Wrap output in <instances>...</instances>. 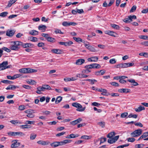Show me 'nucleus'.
<instances>
[{"label":"nucleus","mask_w":148,"mask_h":148,"mask_svg":"<svg viewBox=\"0 0 148 148\" xmlns=\"http://www.w3.org/2000/svg\"><path fill=\"white\" fill-rule=\"evenodd\" d=\"M142 130L141 129L136 130L131 134V135L133 137H137L140 135L142 133Z\"/></svg>","instance_id":"7ed1b4c3"},{"label":"nucleus","mask_w":148,"mask_h":148,"mask_svg":"<svg viewBox=\"0 0 148 148\" xmlns=\"http://www.w3.org/2000/svg\"><path fill=\"white\" fill-rule=\"evenodd\" d=\"M145 110V108L144 107L141 106H140L138 108L135 109V110L136 112H139Z\"/></svg>","instance_id":"412c9836"},{"label":"nucleus","mask_w":148,"mask_h":148,"mask_svg":"<svg viewBox=\"0 0 148 148\" xmlns=\"http://www.w3.org/2000/svg\"><path fill=\"white\" fill-rule=\"evenodd\" d=\"M22 42L18 41L13 42V44L17 46L18 47H19L20 46H22Z\"/></svg>","instance_id":"aec40b11"},{"label":"nucleus","mask_w":148,"mask_h":148,"mask_svg":"<svg viewBox=\"0 0 148 148\" xmlns=\"http://www.w3.org/2000/svg\"><path fill=\"white\" fill-rule=\"evenodd\" d=\"M99 139L101 140L100 145H101V143L106 141V138L101 137Z\"/></svg>","instance_id":"58836bf2"},{"label":"nucleus","mask_w":148,"mask_h":148,"mask_svg":"<svg viewBox=\"0 0 148 148\" xmlns=\"http://www.w3.org/2000/svg\"><path fill=\"white\" fill-rule=\"evenodd\" d=\"M127 140L128 141L130 142H134L135 140V139L134 138H127Z\"/></svg>","instance_id":"052dcab7"},{"label":"nucleus","mask_w":148,"mask_h":148,"mask_svg":"<svg viewBox=\"0 0 148 148\" xmlns=\"http://www.w3.org/2000/svg\"><path fill=\"white\" fill-rule=\"evenodd\" d=\"M20 126L21 128L23 129H28L30 128L31 127V126L30 125H21Z\"/></svg>","instance_id":"c9c22d12"},{"label":"nucleus","mask_w":148,"mask_h":148,"mask_svg":"<svg viewBox=\"0 0 148 148\" xmlns=\"http://www.w3.org/2000/svg\"><path fill=\"white\" fill-rule=\"evenodd\" d=\"M29 34L33 36H35L38 34V32L34 30H33L30 31L29 32Z\"/></svg>","instance_id":"6ab92c4d"},{"label":"nucleus","mask_w":148,"mask_h":148,"mask_svg":"<svg viewBox=\"0 0 148 148\" xmlns=\"http://www.w3.org/2000/svg\"><path fill=\"white\" fill-rule=\"evenodd\" d=\"M15 32V31L14 30H8L6 32V34L9 36H12L13 35Z\"/></svg>","instance_id":"f8f14e48"},{"label":"nucleus","mask_w":148,"mask_h":148,"mask_svg":"<svg viewBox=\"0 0 148 148\" xmlns=\"http://www.w3.org/2000/svg\"><path fill=\"white\" fill-rule=\"evenodd\" d=\"M37 143L43 145H47L50 143V142L49 141L47 140L46 141H43V140H39L37 141Z\"/></svg>","instance_id":"9d476101"},{"label":"nucleus","mask_w":148,"mask_h":148,"mask_svg":"<svg viewBox=\"0 0 148 148\" xmlns=\"http://www.w3.org/2000/svg\"><path fill=\"white\" fill-rule=\"evenodd\" d=\"M111 84L114 86H119L118 83L115 82H112L111 83Z\"/></svg>","instance_id":"0e129e2a"},{"label":"nucleus","mask_w":148,"mask_h":148,"mask_svg":"<svg viewBox=\"0 0 148 148\" xmlns=\"http://www.w3.org/2000/svg\"><path fill=\"white\" fill-rule=\"evenodd\" d=\"M105 34L114 37H117V34L116 33L109 30L105 31Z\"/></svg>","instance_id":"423d86ee"},{"label":"nucleus","mask_w":148,"mask_h":148,"mask_svg":"<svg viewBox=\"0 0 148 148\" xmlns=\"http://www.w3.org/2000/svg\"><path fill=\"white\" fill-rule=\"evenodd\" d=\"M50 145L53 148L56 147L58 146V142L55 141L50 144Z\"/></svg>","instance_id":"b1692460"},{"label":"nucleus","mask_w":148,"mask_h":148,"mask_svg":"<svg viewBox=\"0 0 148 148\" xmlns=\"http://www.w3.org/2000/svg\"><path fill=\"white\" fill-rule=\"evenodd\" d=\"M24 112L27 114L26 116L29 118H33L35 116V115L33 114L34 112L33 110L28 109L25 111Z\"/></svg>","instance_id":"f03ea898"},{"label":"nucleus","mask_w":148,"mask_h":148,"mask_svg":"<svg viewBox=\"0 0 148 148\" xmlns=\"http://www.w3.org/2000/svg\"><path fill=\"white\" fill-rule=\"evenodd\" d=\"M2 49L8 52H9L11 51L10 49H8L7 48L5 47H3Z\"/></svg>","instance_id":"338daca9"},{"label":"nucleus","mask_w":148,"mask_h":148,"mask_svg":"<svg viewBox=\"0 0 148 148\" xmlns=\"http://www.w3.org/2000/svg\"><path fill=\"white\" fill-rule=\"evenodd\" d=\"M114 29H119L120 28L119 26L115 24H112L110 25Z\"/></svg>","instance_id":"473e14b6"},{"label":"nucleus","mask_w":148,"mask_h":148,"mask_svg":"<svg viewBox=\"0 0 148 148\" xmlns=\"http://www.w3.org/2000/svg\"><path fill=\"white\" fill-rule=\"evenodd\" d=\"M25 108V106L24 105H20L19 106L18 109L20 110H22Z\"/></svg>","instance_id":"49530a36"},{"label":"nucleus","mask_w":148,"mask_h":148,"mask_svg":"<svg viewBox=\"0 0 148 148\" xmlns=\"http://www.w3.org/2000/svg\"><path fill=\"white\" fill-rule=\"evenodd\" d=\"M85 62V60L83 59H80L76 60L75 64L77 65H81Z\"/></svg>","instance_id":"9b49d317"},{"label":"nucleus","mask_w":148,"mask_h":148,"mask_svg":"<svg viewBox=\"0 0 148 148\" xmlns=\"http://www.w3.org/2000/svg\"><path fill=\"white\" fill-rule=\"evenodd\" d=\"M43 86H44V88L45 90V89L48 90H51L52 89L50 87L47 85H43Z\"/></svg>","instance_id":"72a5a7b5"},{"label":"nucleus","mask_w":148,"mask_h":148,"mask_svg":"<svg viewBox=\"0 0 148 148\" xmlns=\"http://www.w3.org/2000/svg\"><path fill=\"white\" fill-rule=\"evenodd\" d=\"M8 12H3L0 14V16H2L3 17H5L7 16V14H8Z\"/></svg>","instance_id":"4c0bfd02"},{"label":"nucleus","mask_w":148,"mask_h":148,"mask_svg":"<svg viewBox=\"0 0 148 148\" xmlns=\"http://www.w3.org/2000/svg\"><path fill=\"white\" fill-rule=\"evenodd\" d=\"M136 6H133L130 10V12L131 13L134 12L136 10Z\"/></svg>","instance_id":"ea45409f"},{"label":"nucleus","mask_w":148,"mask_h":148,"mask_svg":"<svg viewBox=\"0 0 148 148\" xmlns=\"http://www.w3.org/2000/svg\"><path fill=\"white\" fill-rule=\"evenodd\" d=\"M108 143L110 144H112L115 143V141L113 138H112L111 139H108Z\"/></svg>","instance_id":"603ef678"},{"label":"nucleus","mask_w":148,"mask_h":148,"mask_svg":"<svg viewBox=\"0 0 148 148\" xmlns=\"http://www.w3.org/2000/svg\"><path fill=\"white\" fill-rule=\"evenodd\" d=\"M17 140H14L12 141L13 143L11 145V147L12 148L18 147L20 145V143L18 142Z\"/></svg>","instance_id":"39448f33"},{"label":"nucleus","mask_w":148,"mask_h":148,"mask_svg":"<svg viewBox=\"0 0 148 148\" xmlns=\"http://www.w3.org/2000/svg\"><path fill=\"white\" fill-rule=\"evenodd\" d=\"M109 62L110 64H113L116 63V60L115 59H112L110 60Z\"/></svg>","instance_id":"a18cd8bd"},{"label":"nucleus","mask_w":148,"mask_h":148,"mask_svg":"<svg viewBox=\"0 0 148 148\" xmlns=\"http://www.w3.org/2000/svg\"><path fill=\"white\" fill-rule=\"evenodd\" d=\"M29 39L30 41L34 42H36L38 41L37 38L36 37L34 36L30 37Z\"/></svg>","instance_id":"c85d7f7f"},{"label":"nucleus","mask_w":148,"mask_h":148,"mask_svg":"<svg viewBox=\"0 0 148 148\" xmlns=\"http://www.w3.org/2000/svg\"><path fill=\"white\" fill-rule=\"evenodd\" d=\"M90 136H88L87 135H84L82 136L81 137V139H89L90 138Z\"/></svg>","instance_id":"864d4df0"},{"label":"nucleus","mask_w":148,"mask_h":148,"mask_svg":"<svg viewBox=\"0 0 148 148\" xmlns=\"http://www.w3.org/2000/svg\"><path fill=\"white\" fill-rule=\"evenodd\" d=\"M76 76L77 77H79L80 78H86L87 77H88V76L84 75L83 74H77L76 75Z\"/></svg>","instance_id":"5701e85b"},{"label":"nucleus","mask_w":148,"mask_h":148,"mask_svg":"<svg viewBox=\"0 0 148 148\" xmlns=\"http://www.w3.org/2000/svg\"><path fill=\"white\" fill-rule=\"evenodd\" d=\"M124 68H127L130 66H132L134 64V63H123Z\"/></svg>","instance_id":"f3484780"},{"label":"nucleus","mask_w":148,"mask_h":148,"mask_svg":"<svg viewBox=\"0 0 148 148\" xmlns=\"http://www.w3.org/2000/svg\"><path fill=\"white\" fill-rule=\"evenodd\" d=\"M127 81L129 82L132 83H133V85L134 86H136L138 85V83L135 81V80L134 79H128Z\"/></svg>","instance_id":"a878e982"},{"label":"nucleus","mask_w":148,"mask_h":148,"mask_svg":"<svg viewBox=\"0 0 148 148\" xmlns=\"http://www.w3.org/2000/svg\"><path fill=\"white\" fill-rule=\"evenodd\" d=\"M83 142V141L81 140H78L77 141L75 142L74 144L75 145H79L81 144Z\"/></svg>","instance_id":"774afa93"},{"label":"nucleus","mask_w":148,"mask_h":148,"mask_svg":"<svg viewBox=\"0 0 148 148\" xmlns=\"http://www.w3.org/2000/svg\"><path fill=\"white\" fill-rule=\"evenodd\" d=\"M62 97L61 96L58 97L55 101V103L56 104H58L59 103L62 101Z\"/></svg>","instance_id":"cd10ccee"},{"label":"nucleus","mask_w":148,"mask_h":148,"mask_svg":"<svg viewBox=\"0 0 148 148\" xmlns=\"http://www.w3.org/2000/svg\"><path fill=\"white\" fill-rule=\"evenodd\" d=\"M47 40L48 41L50 42H54L55 41V40L54 38L50 37H49V38H47Z\"/></svg>","instance_id":"f704fd0d"},{"label":"nucleus","mask_w":148,"mask_h":148,"mask_svg":"<svg viewBox=\"0 0 148 148\" xmlns=\"http://www.w3.org/2000/svg\"><path fill=\"white\" fill-rule=\"evenodd\" d=\"M35 123V121H26L25 123L26 124H33Z\"/></svg>","instance_id":"c03bdc74"},{"label":"nucleus","mask_w":148,"mask_h":148,"mask_svg":"<svg viewBox=\"0 0 148 148\" xmlns=\"http://www.w3.org/2000/svg\"><path fill=\"white\" fill-rule=\"evenodd\" d=\"M98 125H99L101 127L103 128L105 126V123L104 122H100L98 123Z\"/></svg>","instance_id":"e433bc0d"},{"label":"nucleus","mask_w":148,"mask_h":148,"mask_svg":"<svg viewBox=\"0 0 148 148\" xmlns=\"http://www.w3.org/2000/svg\"><path fill=\"white\" fill-rule=\"evenodd\" d=\"M143 138H146L148 136V132L143 133L142 135Z\"/></svg>","instance_id":"bf43d9fd"},{"label":"nucleus","mask_w":148,"mask_h":148,"mask_svg":"<svg viewBox=\"0 0 148 148\" xmlns=\"http://www.w3.org/2000/svg\"><path fill=\"white\" fill-rule=\"evenodd\" d=\"M54 32L56 34H63L64 33L62 32L61 30L58 29H56L54 31Z\"/></svg>","instance_id":"8fccbe9b"},{"label":"nucleus","mask_w":148,"mask_h":148,"mask_svg":"<svg viewBox=\"0 0 148 148\" xmlns=\"http://www.w3.org/2000/svg\"><path fill=\"white\" fill-rule=\"evenodd\" d=\"M8 64L7 61L3 62L0 64V71L5 69H4L6 67V66Z\"/></svg>","instance_id":"0eeeda50"},{"label":"nucleus","mask_w":148,"mask_h":148,"mask_svg":"<svg viewBox=\"0 0 148 148\" xmlns=\"http://www.w3.org/2000/svg\"><path fill=\"white\" fill-rule=\"evenodd\" d=\"M115 135V133L114 132H111L109 133L107 135V138H112L113 136Z\"/></svg>","instance_id":"393cba45"},{"label":"nucleus","mask_w":148,"mask_h":148,"mask_svg":"<svg viewBox=\"0 0 148 148\" xmlns=\"http://www.w3.org/2000/svg\"><path fill=\"white\" fill-rule=\"evenodd\" d=\"M92 68L99 69L101 67V66L99 64L96 63H94L91 64Z\"/></svg>","instance_id":"4be33fe9"},{"label":"nucleus","mask_w":148,"mask_h":148,"mask_svg":"<svg viewBox=\"0 0 148 148\" xmlns=\"http://www.w3.org/2000/svg\"><path fill=\"white\" fill-rule=\"evenodd\" d=\"M1 82H2L4 84H12L13 83V82H12V81L6 80H2L1 81Z\"/></svg>","instance_id":"c756f323"},{"label":"nucleus","mask_w":148,"mask_h":148,"mask_svg":"<svg viewBox=\"0 0 148 148\" xmlns=\"http://www.w3.org/2000/svg\"><path fill=\"white\" fill-rule=\"evenodd\" d=\"M8 134L9 136H22L25 135V134L21 132H11L8 133Z\"/></svg>","instance_id":"20e7f679"},{"label":"nucleus","mask_w":148,"mask_h":148,"mask_svg":"<svg viewBox=\"0 0 148 148\" xmlns=\"http://www.w3.org/2000/svg\"><path fill=\"white\" fill-rule=\"evenodd\" d=\"M135 125L140 127H142L143 126V124L140 122L135 123H134Z\"/></svg>","instance_id":"de8ad7c7"},{"label":"nucleus","mask_w":148,"mask_h":148,"mask_svg":"<svg viewBox=\"0 0 148 148\" xmlns=\"http://www.w3.org/2000/svg\"><path fill=\"white\" fill-rule=\"evenodd\" d=\"M27 82L30 84L34 85L36 84V82L34 80L31 79L30 81Z\"/></svg>","instance_id":"37998d69"},{"label":"nucleus","mask_w":148,"mask_h":148,"mask_svg":"<svg viewBox=\"0 0 148 148\" xmlns=\"http://www.w3.org/2000/svg\"><path fill=\"white\" fill-rule=\"evenodd\" d=\"M129 118L132 117L136 119L137 117V115L136 114H130L128 116Z\"/></svg>","instance_id":"79ce46f5"},{"label":"nucleus","mask_w":148,"mask_h":148,"mask_svg":"<svg viewBox=\"0 0 148 148\" xmlns=\"http://www.w3.org/2000/svg\"><path fill=\"white\" fill-rule=\"evenodd\" d=\"M22 86L24 88L27 89H30L31 88L30 86L26 85H23Z\"/></svg>","instance_id":"4d7b16f0"},{"label":"nucleus","mask_w":148,"mask_h":148,"mask_svg":"<svg viewBox=\"0 0 148 148\" xmlns=\"http://www.w3.org/2000/svg\"><path fill=\"white\" fill-rule=\"evenodd\" d=\"M36 70L30 68H23L20 69L19 71V72L23 73H35L37 71Z\"/></svg>","instance_id":"f257e3e1"},{"label":"nucleus","mask_w":148,"mask_h":148,"mask_svg":"<svg viewBox=\"0 0 148 148\" xmlns=\"http://www.w3.org/2000/svg\"><path fill=\"white\" fill-rule=\"evenodd\" d=\"M36 136V134H32L30 135V139L31 140L34 139Z\"/></svg>","instance_id":"a19ab883"},{"label":"nucleus","mask_w":148,"mask_h":148,"mask_svg":"<svg viewBox=\"0 0 148 148\" xmlns=\"http://www.w3.org/2000/svg\"><path fill=\"white\" fill-rule=\"evenodd\" d=\"M85 107H84L83 108H82V106L80 104L79 106H78V107L77 109H76L77 111L82 112L85 110Z\"/></svg>","instance_id":"a211bd4d"},{"label":"nucleus","mask_w":148,"mask_h":148,"mask_svg":"<svg viewBox=\"0 0 148 148\" xmlns=\"http://www.w3.org/2000/svg\"><path fill=\"white\" fill-rule=\"evenodd\" d=\"M73 38L74 40L77 42H82V40L80 38H77L75 37H73Z\"/></svg>","instance_id":"7c9ffc66"},{"label":"nucleus","mask_w":148,"mask_h":148,"mask_svg":"<svg viewBox=\"0 0 148 148\" xmlns=\"http://www.w3.org/2000/svg\"><path fill=\"white\" fill-rule=\"evenodd\" d=\"M17 0H10L9 1L7 7H10Z\"/></svg>","instance_id":"bb28decb"},{"label":"nucleus","mask_w":148,"mask_h":148,"mask_svg":"<svg viewBox=\"0 0 148 148\" xmlns=\"http://www.w3.org/2000/svg\"><path fill=\"white\" fill-rule=\"evenodd\" d=\"M82 119L81 118H79L78 119L70 122V124L73 125H75L76 124L79 123L82 121Z\"/></svg>","instance_id":"1a4fd4ad"},{"label":"nucleus","mask_w":148,"mask_h":148,"mask_svg":"<svg viewBox=\"0 0 148 148\" xmlns=\"http://www.w3.org/2000/svg\"><path fill=\"white\" fill-rule=\"evenodd\" d=\"M79 104H80L76 102V103H73L72 104V105L73 106L77 108L78 107V106H79Z\"/></svg>","instance_id":"69168bd1"},{"label":"nucleus","mask_w":148,"mask_h":148,"mask_svg":"<svg viewBox=\"0 0 148 148\" xmlns=\"http://www.w3.org/2000/svg\"><path fill=\"white\" fill-rule=\"evenodd\" d=\"M139 55L141 56L146 57L148 55V53L145 52H141L139 54Z\"/></svg>","instance_id":"6e6d98bb"},{"label":"nucleus","mask_w":148,"mask_h":148,"mask_svg":"<svg viewBox=\"0 0 148 148\" xmlns=\"http://www.w3.org/2000/svg\"><path fill=\"white\" fill-rule=\"evenodd\" d=\"M66 132H62L60 133H59L57 134H56V136H60L63 135Z\"/></svg>","instance_id":"680f3d73"},{"label":"nucleus","mask_w":148,"mask_h":148,"mask_svg":"<svg viewBox=\"0 0 148 148\" xmlns=\"http://www.w3.org/2000/svg\"><path fill=\"white\" fill-rule=\"evenodd\" d=\"M51 51L54 53L57 54H61L62 52V50L58 49H52Z\"/></svg>","instance_id":"4468645a"},{"label":"nucleus","mask_w":148,"mask_h":148,"mask_svg":"<svg viewBox=\"0 0 148 148\" xmlns=\"http://www.w3.org/2000/svg\"><path fill=\"white\" fill-rule=\"evenodd\" d=\"M128 113L127 112H125L121 114V116L122 118H124L126 117Z\"/></svg>","instance_id":"13d9d810"},{"label":"nucleus","mask_w":148,"mask_h":148,"mask_svg":"<svg viewBox=\"0 0 148 148\" xmlns=\"http://www.w3.org/2000/svg\"><path fill=\"white\" fill-rule=\"evenodd\" d=\"M118 92L120 93H127L129 92L130 91V90L128 89L123 88L122 89H119Z\"/></svg>","instance_id":"ddd939ff"},{"label":"nucleus","mask_w":148,"mask_h":148,"mask_svg":"<svg viewBox=\"0 0 148 148\" xmlns=\"http://www.w3.org/2000/svg\"><path fill=\"white\" fill-rule=\"evenodd\" d=\"M129 17H130V21H132V19H136V16L135 15H133V16H129Z\"/></svg>","instance_id":"5fc2aeb1"},{"label":"nucleus","mask_w":148,"mask_h":148,"mask_svg":"<svg viewBox=\"0 0 148 148\" xmlns=\"http://www.w3.org/2000/svg\"><path fill=\"white\" fill-rule=\"evenodd\" d=\"M129 18L130 17H129L128 16V18H125L124 19L123 21H124V22L126 23H130L131 21H130V19Z\"/></svg>","instance_id":"e2e57ef3"},{"label":"nucleus","mask_w":148,"mask_h":148,"mask_svg":"<svg viewBox=\"0 0 148 148\" xmlns=\"http://www.w3.org/2000/svg\"><path fill=\"white\" fill-rule=\"evenodd\" d=\"M91 71L89 69H86L85 70H83L82 71V73H88L90 72Z\"/></svg>","instance_id":"09e8293b"},{"label":"nucleus","mask_w":148,"mask_h":148,"mask_svg":"<svg viewBox=\"0 0 148 148\" xmlns=\"http://www.w3.org/2000/svg\"><path fill=\"white\" fill-rule=\"evenodd\" d=\"M86 81H88L90 82V84H93L95 82H97V80L95 79H86Z\"/></svg>","instance_id":"2f4dec72"},{"label":"nucleus","mask_w":148,"mask_h":148,"mask_svg":"<svg viewBox=\"0 0 148 148\" xmlns=\"http://www.w3.org/2000/svg\"><path fill=\"white\" fill-rule=\"evenodd\" d=\"M38 28L39 30H42V32H44L45 31L47 27L45 25H41L39 26Z\"/></svg>","instance_id":"2eb2a0df"},{"label":"nucleus","mask_w":148,"mask_h":148,"mask_svg":"<svg viewBox=\"0 0 148 148\" xmlns=\"http://www.w3.org/2000/svg\"><path fill=\"white\" fill-rule=\"evenodd\" d=\"M129 145V144H125L123 145L119 146L117 147V148H123L125 147H128Z\"/></svg>","instance_id":"3c124183"},{"label":"nucleus","mask_w":148,"mask_h":148,"mask_svg":"<svg viewBox=\"0 0 148 148\" xmlns=\"http://www.w3.org/2000/svg\"><path fill=\"white\" fill-rule=\"evenodd\" d=\"M85 46L88 49L92 52H95L96 51L95 49L89 44H85Z\"/></svg>","instance_id":"6e6552de"},{"label":"nucleus","mask_w":148,"mask_h":148,"mask_svg":"<svg viewBox=\"0 0 148 148\" xmlns=\"http://www.w3.org/2000/svg\"><path fill=\"white\" fill-rule=\"evenodd\" d=\"M10 49L12 50L17 51L18 50L19 48L20 47H18L17 46L15 45H11L10 47Z\"/></svg>","instance_id":"dca6fc26"}]
</instances>
